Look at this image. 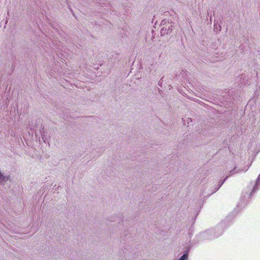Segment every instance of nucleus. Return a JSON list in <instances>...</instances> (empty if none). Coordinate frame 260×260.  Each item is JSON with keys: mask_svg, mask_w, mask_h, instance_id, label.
Returning <instances> with one entry per match:
<instances>
[{"mask_svg": "<svg viewBox=\"0 0 260 260\" xmlns=\"http://www.w3.org/2000/svg\"><path fill=\"white\" fill-rule=\"evenodd\" d=\"M163 25L162 28L160 30V34L161 36L165 35L170 34L172 30V25L170 23L165 24V23H161Z\"/></svg>", "mask_w": 260, "mask_h": 260, "instance_id": "f03ea898", "label": "nucleus"}, {"mask_svg": "<svg viewBox=\"0 0 260 260\" xmlns=\"http://www.w3.org/2000/svg\"><path fill=\"white\" fill-rule=\"evenodd\" d=\"M248 168L247 167H244L242 168H240L237 167H235L233 170L230 171L229 174L224 179V180L222 181V182L219 184L218 187L215 189L214 192L216 191L222 186V185L224 183L228 177L236 173H240L242 172H245L248 170Z\"/></svg>", "mask_w": 260, "mask_h": 260, "instance_id": "f257e3e1", "label": "nucleus"}, {"mask_svg": "<svg viewBox=\"0 0 260 260\" xmlns=\"http://www.w3.org/2000/svg\"><path fill=\"white\" fill-rule=\"evenodd\" d=\"M10 180V176H4L3 174L0 172V184H3V182H6V181Z\"/></svg>", "mask_w": 260, "mask_h": 260, "instance_id": "20e7f679", "label": "nucleus"}, {"mask_svg": "<svg viewBox=\"0 0 260 260\" xmlns=\"http://www.w3.org/2000/svg\"><path fill=\"white\" fill-rule=\"evenodd\" d=\"M221 235V233H220L219 234L217 235L216 236V237L219 236V235Z\"/></svg>", "mask_w": 260, "mask_h": 260, "instance_id": "1a4fd4ad", "label": "nucleus"}, {"mask_svg": "<svg viewBox=\"0 0 260 260\" xmlns=\"http://www.w3.org/2000/svg\"><path fill=\"white\" fill-rule=\"evenodd\" d=\"M260 187V174L257 177L256 184L254 186L252 191L251 192V194L254 193L258 188Z\"/></svg>", "mask_w": 260, "mask_h": 260, "instance_id": "7ed1b4c3", "label": "nucleus"}, {"mask_svg": "<svg viewBox=\"0 0 260 260\" xmlns=\"http://www.w3.org/2000/svg\"><path fill=\"white\" fill-rule=\"evenodd\" d=\"M188 257V253H184L178 260H186Z\"/></svg>", "mask_w": 260, "mask_h": 260, "instance_id": "0eeeda50", "label": "nucleus"}, {"mask_svg": "<svg viewBox=\"0 0 260 260\" xmlns=\"http://www.w3.org/2000/svg\"><path fill=\"white\" fill-rule=\"evenodd\" d=\"M116 56H117V57H115V58H116V59H117V60H119L121 59V57L119 56V55H116Z\"/></svg>", "mask_w": 260, "mask_h": 260, "instance_id": "6e6552de", "label": "nucleus"}, {"mask_svg": "<svg viewBox=\"0 0 260 260\" xmlns=\"http://www.w3.org/2000/svg\"><path fill=\"white\" fill-rule=\"evenodd\" d=\"M214 27L215 31H220L221 30V26H220V25H217V24L214 23Z\"/></svg>", "mask_w": 260, "mask_h": 260, "instance_id": "423d86ee", "label": "nucleus"}, {"mask_svg": "<svg viewBox=\"0 0 260 260\" xmlns=\"http://www.w3.org/2000/svg\"><path fill=\"white\" fill-rule=\"evenodd\" d=\"M41 134V136L42 137V139L44 142H46V141L48 140V138L49 137L48 136V133L44 129V128H42V129L40 132Z\"/></svg>", "mask_w": 260, "mask_h": 260, "instance_id": "39448f33", "label": "nucleus"}, {"mask_svg": "<svg viewBox=\"0 0 260 260\" xmlns=\"http://www.w3.org/2000/svg\"><path fill=\"white\" fill-rule=\"evenodd\" d=\"M188 120H190L191 121V119H188Z\"/></svg>", "mask_w": 260, "mask_h": 260, "instance_id": "9d476101", "label": "nucleus"}]
</instances>
